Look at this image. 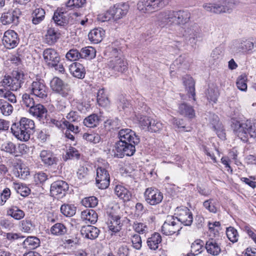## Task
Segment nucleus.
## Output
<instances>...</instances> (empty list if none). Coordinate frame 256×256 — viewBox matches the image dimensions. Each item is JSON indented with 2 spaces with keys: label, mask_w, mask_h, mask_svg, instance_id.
<instances>
[{
  "label": "nucleus",
  "mask_w": 256,
  "mask_h": 256,
  "mask_svg": "<svg viewBox=\"0 0 256 256\" xmlns=\"http://www.w3.org/2000/svg\"><path fill=\"white\" fill-rule=\"evenodd\" d=\"M60 212L64 216L71 217L76 214V208L74 205L64 204L60 207Z\"/></svg>",
  "instance_id": "8fccbe9b"
},
{
  "label": "nucleus",
  "mask_w": 256,
  "mask_h": 256,
  "mask_svg": "<svg viewBox=\"0 0 256 256\" xmlns=\"http://www.w3.org/2000/svg\"><path fill=\"white\" fill-rule=\"evenodd\" d=\"M82 218L89 222L91 224H94L98 220V214L93 210H86L81 213Z\"/></svg>",
  "instance_id": "e433bc0d"
},
{
  "label": "nucleus",
  "mask_w": 256,
  "mask_h": 256,
  "mask_svg": "<svg viewBox=\"0 0 256 256\" xmlns=\"http://www.w3.org/2000/svg\"><path fill=\"white\" fill-rule=\"evenodd\" d=\"M84 124L87 127L94 128L99 123V118L97 114H92L85 118Z\"/></svg>",
  "instance_id": "de8ad7c7"
},
{
  "label": "nucleus",
  "mask_w": 256,
  "mask_h": 256,
  "mask_svg": "<svg viewBox=\"0 0 256 256\" xmlns=\"http://www.w3.org/2000/svg\"><path fill=\"white\" fill-rule=\"evenodd\" d=\"M226 234L228 240L232 243L238 242L239 235L237 230L232 226H230L226 228Z\"/></svg>",
  "instance_id": "864d4df0"
},
{
  "label": "nucleus",
  "mask_w": 256,
  "mask_h": 256,
  "mask_svg": "<svg viewBox=\"0 0 256 256\" xmlns=\"http://www.w3.org/2000/svg\"><path fill=\"white\" fill-rule=\"evenodd\" d=\"M184 32L185 36L189 38L190 40H194L200 38L201 30L197 24H194L188 27Z\"/></svg>",
  "instance_id": "c85d7f7f"
},
{
  "label": "nucleus",
  "mask_w": 256,
  "mask_h": 256,
  "mask_svg": "<svg viewBox=\"0 0 256 256\" xmlns=\"http://www.w3.org/2000/svg\"><path fill=\"white\" fill-rule=\"evenodd\" d=\"M205 249L208 252L213 256H217L221 251L220 246L212 240L208 241L206 244Z\"/></svg>",
  "instance_id": "f704fd0d"
},
{
  "label": "nucleus",
  "mask_w": 256,
  "mask_h": 256,
  "mask_svg": "<svg viewBox=\"0 0 256 256\" xmlns=\"http://www.w3.org/2000/svg\"><path fill=\"white\" fill-rule=\"evenodd\" d=\"M58 38V33L54 28H50L45 35L46 42L50 45L54 44Z\"/></svg>",
  "instance_id": "a18cd8bd"
},
{
  "label": "nucleus",
  "mask_w": 256,
  "mask_h": 256,
  "mask_svg": "<svg viewBox=\"0 0 256 256\" xmlns=\"http://www.w3.org/2000/svg\"><path fill=\"white\" fill-rule=\"evenodd\" d=\"M43 57L49 67L54 66L56 62H58L60 60L58 54L53 48L46 49L43 52Z\"/></svg>",
  "instance_id": "5701e85b"
},
{
  "label": "nucleus",
  "mask_w": 256,
  "mask_h": 256,
  "mask_svg": "<svg viewBox=\"0 0 256 256\" xmlns=\"http://www.w3.org/2000/svg\"><path fill=\"white\" fill-rule=\"evenodd\" d=\"M40 156L42 162L47 166H56L59 161L56 155L50 150H42Z\"/></svg>",
  "instance_id": "4be33fe9"
},
{
  "label": "nucleus",
  "mask_w": 256,
  "mask_h": 256,
  "mask_svg": "<svg viewBox=\"0 0 256 256\" xmlns=\"http://www.w3.org/2000/svg\"><path fill=\"white\" fill-rule=\"evenodd\" d=\"M162 242V237L160 234L155 232L147 240L148 246L151 250H155L158 247V244Z\"/></svg>",
  "instance_id": "72a5a7b5"
},
{
  "label": "nucleus",
  "mask_w": 256,
  "mask_h": 256,
  "mask_svg": "<svg viewBox=\"0 0 256 256\" xmlns=\"http://www.w3.org/2000/svg\"><path fill=\"white\" fill-rule=\"evenodd\" d=\"M66 15V12L57 10L54 12L52 19L56 25L60 26H64L68 23V20Z\"/></svg>",
  "instance_id": "2f4dec72"
},
{
  "label": "nucleus",
  "mask_w": 256,
  "mask_h": 256,
  "mask_svg": "<svg viewBox=\"0 0 256 256\" xmlns=\"http://www.w3.org/2000/svg\"><path fill=\"white\" fill-rule=\"evenodd\" d=\"M104 35V31L101 28H94L90 31L88 36L89 40L94 44L100 42Z\"/></svg>",
  "instance_id": "c756f323"
},
{
  "label": "nucleus",
  "mask_w": 256,
  "mask_h": 256,
  "mask_svg": "<svg viewBox=\"0 0 256 256\" xmlns=\"http://www.w3.org/2000/svg\"><path fill=\"white\" fill-rule=\"evenodd\" d=\"M20 226L22 230L26 232H30V231L34 228V225L31 220L28 219L22 220L21 222Z\"/></svg>",
  "instance_id": "0e129e2a"
},
{
  "label": "nucleus",
  "mask_w": 256,
  "mask_h": 256,
  "mask_svg": "<svg viewBox=\"0 0 256 256\" xmlns=\"http://www.w3.org/2000/svg\"><path fill=\"white\" fill-rule=\"evenodd\" d=\"M81 58L92 60L96 56V50L92 46H88L82 48L80 52Z\"/></svg>",
  "instance_id": "79ce46f5"
},
{
  "label": "nucleus",
  "mask_w": 256,
  "mask_h": 256,
  "mask_svg": "<svg viewBox=\"0 0 256 256\" xmlns=\"http://www.w3.org/2000/svg\"><path fill=\"white\" fill-rule=\"evenodd\" d=\"M50 88L52 90L69 101L74 100L73 92L70 86L64 82L60 78L54 77L51 80Z\"/></svg>",
  "instance_id": "423d86ee"
},
{
  "label": "nucleus",
  "mask_w": 256,
  "mask_h": 256,
  "mask_svg": "<svg viewBox=\"0 0 256 256\" xmlns=\"http://www.w3.org/2000/svg\"><path fill=\"white\" fill-rule=\"evenodd\" d=\"M162 124L160 121L151 119L150 124H149L148 130L150 132H156L162 130Z\"/></svg>",
  "instance_id": "680f3d73"
},
{
  "label": "nucleus",
  "mask_w": 256,
  "mask_h": 256,
  "mask_svg": "<svg viewBox=\"0 0 256 256\" xmlns=\"http://www.w3.org/2000/svg\"><path fill=\"white\" fill-rule=\"evenodd\" d=\"M86 0H68L65 4L66 8L70 10H78L86 4Z\"/></svg>",
  "instance_id": "58836bf2"
},
{
  "label": "nucleus",
  "mask_w": 256,
  "mask_h": 256,
  "mask_svg": "<svg viewBox=\"0 0 256 256\" xmlns=\"http://www.w3.org/2000/svg\"><path fill=\"white\" fill-rule=\"evenodd\" d=\"M203 206L210 212L216 214L218 211L216 202L212 198L205 200L203 202Z\"/></svg>",
  "instance_id": "603ef678"
},
{
  "label": "nucleus",
  "mask_w": 256,
  "mask_h": 256,
  "mask_svg": "<svg viewBox=\"0 0 256 256\" xmlns=\"http://www.w3.org/2000/svg\"><path fill=\"white\" fill-rule=\"evenodd\" d=\"M156 17L157 24L164 28L186 24L189 21L190 14L186 10H166L157 14Z\"/></svg>",
  "instance_id": "f257e3e1"
},
{
  "label": "nucleus",
  "mask_w": 256,
  "mask_h": 256,
  "mask_svg": "<svg viewBox=\"0 0 256 256\" xmlns=\"http://www.w3.org/2000/svg\"><path fill=\"white\" fill-rule=\"evenodd\" d=\"M136 145L133 142L118 141L114 146V156L122 158L124 156L134 155L136 152Z\"/></svg>",
  "instance_id": "9d476101"
},
{
  "label": "nucleus",
  "mask_w": 256,
  "mask_h": 256,
  "mask_svg": "<svg viewBox=\"0 0 256 256\" xmlns=\"http://www.w3.org/2000/svg\"><path fill=\"white\" fill-rule=\"evenodd\" d=\"M171 0H140L138 9L142 13L152 14L163 8Z\"/></svg>",
  "instance_id": "20e7f679"
},
{
  "label": "nucleus",
  "mask_w": 256,
  "mask_h": 256,
  "mask_svg": "<svg viewBox=\"0 0 256 256\" xmlns=\"http://www.w3.org/2000/svg\"><path fill=\"white\" fill-rule=\"evenodd\" d=\"M40 244V240L36 236H28L23 242L24 247L28 250H34Z\"/></svg>",
  "instance_id": "4c0bfd02"
},
{
  "label": "nucleus",
  "mask_w": 256,
  "mask_h": 256,
  "mask_svg": "<svg viewBox=\"0 0 256 256\" xmlns=\"http://www.w3.org/2000/svg\"><path fill=\"white\" fill-rule=\"evenodd\" d=\"M118 141L133 142L135 144H138L140 141L136 132L129 128L120 130L118 132Z\"/></svg>",
  "instance_id": "aec40b11"
},
{
  "label": "nucleus",
  "mask_w": 256,
  "mask_h": 256,
  "mask_svg": "<svg viewBox=\"0 0 256 256\" xmlns=\"http://www.w3.org/2000/svg\"><path fill=\"white\" fill-rule=\"evenodd\" d=\"M2 42L6 48L12 49L18 46L20 39L16 32L13 30H8L4 32Z\"/></svg>",
  "instance_id": "f3484780"
},
{
  "label": "nucleus",
  "mask_w": 256,
  "mask_h": 256,
  "mask_svg": "<svg viewBox=\"0 0 256 256\" xmlns=\"http://www.w3.org/2000/svg\"><path fill=\"white\" fill-rule=\"evenodd\" d=\"M182 80L189 98L195 100V82L194 79L190 76L186 75L182 78Z\"/></svg>",
  "instance_id": "a878e982"
},
{
  "label": "nucleus",
  "mask_w": 256,
  "mask_h": 256,
  "mask_svg": "<svg viewBox=\"0 0 256 256\" xmlns=\"http://www.w3.org/2000/svg\"><path fill=\"white\" fill-rule=\"evenodd\" d=\"M210 124L212 128L216 133L218 136L221 138H224V134L223 132V126L222 123L219 121V118L218 116L213 114L212 119L210 120Z\"/></svg>",
  "instance_id": "7c9ffc66"
},
{
  "label": "nucleus",
  "mask_w": 256,
  "mask_h": 256,
  "mask_svg": "<svg viewBox=\"0 0 256 256\" xmlns=\"http://www.w3.org/2000/svg\"><path fill=\"white\" fill-rule=\"evenodd\" d=\"M68 190V185L64 180H57L53 182L50 186V194L53 196L62 198L64 196Z\"/></svg>",
  "instance_id": "dca6fc26"
},
{
  "label": "nucleus",
  "mask_w": 256,
  "mask_h": 256,
  "mask_svg": "<svg viewBox=\"0 0 256 256\" xmlns=\"http://www.w3.org/2000/svg\"><path fill=\"white\" fill-rule=\"evenodd\" d=\"M144 198L148 204L151 206H155L162 202L163 194L158 189L148 188L144 192Z\"/></svg>",
  "instance_id": "ddd939ff"
},
{
  "label": "nucleus",
  "mask_w": 256,
  "mask_h": 256,
  "mask_svg": "<svg viewBox=\"0 0 256 256\" xmlns=\"http://www.w3.org/2000/svg\"><path fill=\"white\" fill-rule=\"evenodd\" d=\"M177 208L178 214V216L176 217L180 224L190 226L193 221L192 214L190 210L186 207H180Z\"/></svg>",
  "instance_id": "6ab92c4d"
},
{
  "label": "nucleus",
  "mask_w": 256,
  "mask_h": 256,
  "mask_svg": "<svg viewBox=\"0 0 256 256\" xmlns=\"http://www.w3.org/2000/svg\"><path fill=\"white\" fill-rule=\"evenodd\" d=\"M254 43L248 40L242 39L236 41L231 48L232 52L234 54H246L252 50Z\"/></svg>",
  "instance_id": "2eb2a0df"
},
{
  "label": "nucleus",
  "mask_w": 256,
  "mask_h": 256,
  "mask_svg": "<svg viewBox=\"0 0 256 256\" xmlns=\"http://www.w3.org/2000/svg\"><path fill=\"white\" fill-rule=\"evenodd\" d=\"M82 137L86 140L94 144L98 143L101 140V137L99 134L94 132L84 133Z\"/></svg>",
  "instance_id": "4d7b16f0"
},
{
  "label": "nucleus",
  "mask_w": 256,
  "mask_h": 256,
  "mask_svg": "<svg viewBox=\"0 0 256 256\" xmlns=\"http://www.w3.org/2000/svg\"><path fill=\"white\" fill-rule=\"evenodd\" d=\"M50 232L54 235L62 236L66 233V228L64 224L56 223L51 228Z\"/></svg>",
  "instance_id": "3c124183"
},
{
  "label": "nucleus",
  "mask_w": 256,
  "mask_h": 256,
  "mask_svg": "<svg viewBox=\"0 0 256 256\" xmlns=\"http://www.w3.org/2000/svg\"><path fill=\"white\" fill-rule=\"evenodd\" d=\"M80 232L82 236L90 240L96 239L100 234V230L97 228L90 225L82 226Z\"/></svg>",
  "instance_id": "cd10ccee"
},
{
  "label": "nucleus",
  "mask_w": 256,
  "mask_h": 256,
  "mask_svg": "<svg viewBox=\"0 0 256 256\" xmlns=\"http://www.w3.org/2000/svg\"><path fill=\"white\" fill-rule=\"evenodd\" d=\"M7 215L16 220H20L24 218L25 213L18 206H12L8 208Z\"/></svg>",
  "instance_id": "473e14b6"
},
{
  "label": "nucleus",
  "mask_w": 256,
  "mask_h": 256,
  "mask_svg": "<svg viewBox=\"0 0 256 256\" xmlns=\"http://www.w3.org/2000/svg\"><path fill=\"white\" fill-rule=\"evenodd\" d=\"M20 12L18 9L10 10L2 14L0 18L1 22L3 24L6 25L10 24H16L18 22Z\"/></svg>",
  "instance_id": "412c9836"
},
{
  "label": "nucleus",
  "mask_w": 256,
  "mask_h": 256,
  "mask_svg": "<svg viewBox=\"0 0 256 256\" xmlns=\"http://www.w3.org/2000/svg\"><path fill=\"white\" fill-rule=\"evenodd\" d=\"M0 150L10 156L18 157L28 153L29 148L25 144L16 145L15 143L8 140L2 144Z\"/></svg>",
  "instance_id": "6e6552de"
},
{
  "label": "nucleus",
  "mask_w": 256,
  "mask_h": 256,
  "mask_svg": "<svg viewBox=\"0 0 256 256\" xmlns=\"http://www.w3.org/2000/svg\"><path fill=\"white\" fill-rule=\"evenodd\" d=\"M22 104L23 106L29 109L35 104V102L30 95L26 93L22 94Z\"/></svg>",
  "instance_id": "6e6d98bb"
},
{
  "label": "nucleus",
  "mask_w": 256,
  "mask_h": 256,
  "mask_svg": "<svg viewBox=\"0 0 256 256\" xmlns=\"http://www.w3.org/2000/svg\"><path fill=\"white\" fill-rule=\"evenodd\" d=\"M69 70L70 73L76 78L82 79L85 76V68L79 62H76L71 64L69 67Z\"/></svg>",
  "instance_id": "bb28decb"
},
{
  "label": "nucleus",
  "mask_w": 256,
  "mask_h": 256,
  "mask_svg": "<svg viewBox=\"0 0 256 256\" xmlns=\"http://www.w3.org/2000/svg\"><path fill=\"white\" fill-rule=\"evenodd\" d=\"M14 174L17 178L25 180L30 174V172L28 168L20 166L14 169Z\"/></svg>",
  "instance_id": "09e8293b"
},
{
  "label": "nucleus",
  "mask_w": 256,
  "mask_h": 256,
  "mask_svg": "<svg viewBox=\"0 0 256 256\" xmlns=\"http://www.w3.org/2000/svg\"><path fill=\"white\" fill-rule=\"evenodd\" d=\"M106 214L108 216L107 224L109 230L114 233L118 232L122 226L120 215L112 208L108 210Z\"/></svg>",
  "instance_id": "f8f14e48"
},
{
  "label": "nucleus",
  "mask_w": 256,
  "mask_h": 256,
  "mask_svg": "<svg viewBox=\"0 0 256 256\" xmlns=\"http://www.w3.org/2000/svg\"><path fill=\"white\" fill-rule=\"evenodd\" d=\"M28 88L31 94L40 98L45 99L48 96V88L43 80L36 79L33 81Z\"/></svg>",
  "instance_id": "9b49d317"
},
{
  "label": "nucleus",
  "mask_w": 256,
  "mask_h": 256,
  "mask_svg": "<svg viewBox=\"0 0 256 256\" xmlns=\"http://www.w3.org/2000/svg\"><path fill=\"white\" fill-rule=\"evenodd\" d=\"M82 203L86 207L94 208L98 205V200L94 196H89L84 198Z\"/></svg>",
  "instance_id": "bf43d9fd"
},
{
  "label": "nucleus",
  "mask_w": 256,
  "mask_h": 256,
  "mask_svg": "<svg viewBox=\"0 0 256 256\" xmlns=\"http://www.w3.org/2000/svg\"><path fill=\"white\" fill-rule=\"evenodd\" d=\"M182 228L180 222L176 216H168L162 226V232L166 236H171L176 233L178 234Z\"/></svg>",
  "instance_id": "1a4fd4ad"
},
{
  "label": "nucleus",
  "mask_w": 256,
  "mask_h": 256,
  "mask_svg": "<svg viewBox=\"0 0 256 256\" xmlns=\"http://www.w3.org/2000/svg\"><path fill=\"white\" fill-rule=\"evenodd\" d=\"M27 111L31 116L38 120L45 118L48 112L46 108L40 104H34Z\"/></svg>",
  "instance_id": "393cba45"
},
{
  "label": "nucleus",
  "mask_w": 256,
  "mask_h": 256,
  "mask_svg": "<svg viewBox=\"0 0 256 256\" xmlns=\"http://www.w3.org/2000/svg\"><path fill=\"white\" fill-rule=\"evenodd\" d=\"M219 94L217 89L209 88L208 89L207 98L208 100L216 103L217 101Z\"/></svg>",
  "instance_id": "338daca9"
},
{
  "label": "nucleus",
  "mask_w": 256,
  "mask_h": 256,
  "mask_svg": "<svg viewBox=\"0 0 256 256\" xmlns=\"http://www.w3.org/2000/svg\"><path fill=\"white\" fill-rule=\"evenodd\" d=\"M0 96L7 100L10 102L15 104L16 102V98L14 94L10 90H0Z\"/></svg>",
  "instance_id": "13d9d810"
},
{
  "label": "nucleus",
  "mask_w": 256,
  "mask_h": 256,
  "mask_svg": "<svg viewBox=\"0 0 256 256\" xmlns=\"http://www.w3.org/2000/svg\"><path fill=\"white\" fill-rule=\"evenodd\" d=\"M234 134L242 141H248V137L256 138V124L250 120L236 121L234 124Z\"/></svg>",
  "instance_id": "7ed1b4c3"
},
{
  "label": "nucleus",
  "mask_w": 256,
  "mask_h": 256,
  "mask_svg": "<svg viewBox=\"0 0 256 256\" xmlns=\"http://www.w3.org/2000/svg\"><path fill=\"white\" fill-rule=\"evenodd\" d=\"M14 110L12 104L4 99H0V112L4 116H10Z\"/></svg>",
  "instance_id": "c9c22d12"
},
{
  "label": "nucleus",
  "mask_w": 256,
  "mask_h": 256,
  "mask_svg": "<svg viewBox=\"0 0 256 256\" xmlns=\"http://www.w3.org/2000/svg\"><path fill=\"white\" fill-rule=\"evenodd\" d=\"M12 187L16 191L17 193L24 197L28 196L30 194V189L22 184L13 182Z\"/></svg>",
  "instance_id": "49530a36"
},
{
  "label": "nucleus",
  "mask_w": 256,
  "mask_h": 256,
  "mask_svg": "<svg viewBox=\"0 0 256 256\" xmlns=\"http://www.w3.org/2000/svg\"><path fill=\"white\" fill-rule=\"evenodd\" d=\"M120 126V120L117 118L108 120L104 122L105 128L109 130L118 128Z\"/></svg>",
  "instance_id": "052dcab7"
},
{
  "label": "nucleus",
  "mask_w": 256,
  "mask_h": 256,
  "mask_svg": "<svg viewBox=\"0 0 256 256\" xmlns=\"http://www.w3.org/2000/svg\"><path fill=\"white\" fill-rule=\"evenodd\" d=\"M32 22L34 24H38L42 22L45 17V11L42 8H36L32 14Z\"/></svg>",
  "instance_id": "37998d69"
},
{
  "label": "nucleus",
  "mask_w": 256,
  "mask_h": 256,
  "mask_svg": "<svg viewBox=\"0 0 256 256\" xmlns=\"http://www.w3.org/2000/svg\"><path fill=\"white\" fill-rule=\"evenodd\" d=\"M239 2V0H225L222 4H205L203 7L207 12L214 14L230 12L232 9Z\"/></svg>",
  "instance_id": "0eeeda50"
},
{
  "label": "nucleus",
  "mask_w": 256,
  "mask_h": 256,
  "mask_svg": "<svg viewBox=\"0 0 256 256\" xmlns=\"http://www.w3.org/2000/svg\"><path fill=\"white\" fill-rule=\"evenodd\" d=\"M178 112L180 114L190 118H192L194 116V112L192 107L185 103L180 105Z\"/></svg>",
  "instance_id": "a19ab883"
},
{
  "label": "nucleus",
  "mask_w": 256,
  "mask_h": 256,
  "mask_svg": "<svg viewBox=\"0 0 256 256\" xmlns=\"http://www.w3.org/2000/svg\"><path fill=\"white\" fill-rule=\"evenodd\" d=\"M129 10L127 3L120 4L110 8V12H113L114 20H118L126 16Z\"/></svg>",
  "instance_id": "b1692460"
},
{
  "label": "nucleus",
  "mask_w": 256,
  "mask_h": 256,
  "mask_svg": "<svg viewBox=\"0 0 256 256\" xmlns=\"http://www.w3.org/2000/svg\"><path fill=\"white\" fill-rule=\"evenodd\" d=\"M88 176V168L80 166L77 171V176L80 180H87Z\"/></svg>",
  "instance_id": "774afa93"
},
{
  "label": "nucleus",
  "mask_w": 256,
  "mask_h": 256,
  "mask_svg": "<svg viewBox=\"0 0 256 256\" xmlns=\"http://www.w3.org/2000/svg\"><path fill=\"white\" fill-rule=\"evenodd\" d=\"M246 80V76L245 75H242L238 78L236 82V86L240 90L246 91L247 90Z\"/></svg>",
  "instance_id": "69168bd1"
},
{
  "label": "nucleus",
  "mask_w": 256,
  "mask_h": 256,
  "mask_svg": "<svg viewBox=\"0 0 256 256\" xmlns=\"http://www.w3.org/2000/svg\"><path fill=\"white\" fill-rule=\"evenodd\" d=\"M25 75L22 72L14 71L12 76H4L0 82L1 85L11 90H17L24 83Z\"/></svg>",
  "instance_id": "39448f33"
},
{
  "label": "nucleus",
  "mask_w": 256,
  "mask_h": 256,
  "mask_svg": "<svg viewBox=\"0 0 256 256\" xmlns=\"http://www.w3.org/2000/svg\"><path fill=\"white\" fill-rule=\"evenodd\" d=\"M108 67L113 73H122L128 69V62L124 58L115 57L109 62Z\"/></svg>",
  "instance_id": "a211bd4d"
},
{
  "label": "nucleus",
  "mask_w": 256,
  "mask_h": 256,
  "mask_svg": "<svg viewBox=\"0 0 256 256\" xmlns=\"http://www.w3.org/2000/svg\"><path fill=\"white\" fill-rule=\"evenodd\" d=\"M204 242L200 240H196L193 242L191 246L190 254L192 256H196L205 250L203 246Z\"/></svg>",
  "instance_id": "c03bdc74"
},
{
  "label": "nucleus",
  "mask_w": 256,
  "mask_h": 256,
  "mask_svg": "<svg viewBox=\"0 0 256 256\" xmlns=\"http://www.w3.org/2000/svg\"><path fill=\"white\" fill-rule=\"evenodd\" d=\"M66 58L70 61L78 60L80 58V52L76 49H71L66 53Z\"/></svg>",
  "instance_id": "e2e57ef3"
},
{
  "label": "nucleus",
  "mask_w": 256,
  "mask_h": 256,
  "mask_svg": "<svg viewBox=\"0 0 256 256\" xmlns=\"http://www.w3.org/2000/svg\"><path fill=\"white\" fill-rule=\"evenodd\" d=\"M136 118L140 126L143 129H146L148 130L149 124H150V120L152 118H150V117H148L147 116H142L140 114L136 115Z\"/></svg>",
  "instance_id": "5fc2aeb1"
},
{
  "label": "nucleus",
  "mask_w": 256,
  "mask_h": 256,
  "mask_svg": "<svg viewBox=\"0 0 256 256\" xmlns=\"http://www.w3.org/2000/svg\"><path fill=\"white\" fill-rule=\"evenodd\" d=\"M116 194L120 198L124 200H130V194L128 190L124 186L120 184H118L114 188Z\"/></svg>",
  "instance_id": "ea45409f"
},
{
  "label": "nucleus",
  "mask_w": 256,
  "mask_h": 256,
  "mask_svg": "<svg viewBox=\"0 0 256 256\" xmlns=\"http://www.w3.org/2000/svg\"><path fill=\"white\" fill-rule=\"evenodd\" d=\"M35 128L34 120L22 117L19 120L12 124L10 130L14 137L23 142L28 141Z\"/></svg>",
  "instance_id": "f03ea898"
},
{
  "label": "nucleus",
  "mask_w": 256,
  "mask_h": 256,
  "mask_svg": "<svg viewBox=\"0 0 256 256\" xmlns=\"http://www.w3.org/2000/svg\"><path fill=\"white\" fill-rule=\"evenodd\" d=\"M96 185L100 189H106L110 185V177L108 171L104 168L98 166L96 178Z\"/></svg>",
  "instance_id": "4468645a"
}]
</instances>
